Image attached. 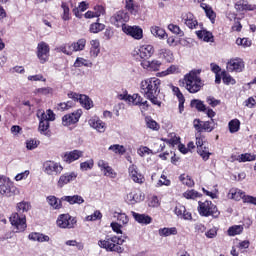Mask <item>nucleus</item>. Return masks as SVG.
<instances>
[{"mask_svg": "<svg viewBox=\"0 0 256 256\" xmlns=\"http://www.w3.org/2000/svg\"><path fill=\"white\" fill-rule=\"evenodd\" d=\"M140 91L152 105L161 107L159 93H161V80L157 77L147 78L141 81Z\"/></svg>", "mask_w": 256, "mask_h": 256, "instance_id": "obj_1", "label": "nucleus"}, {"mask_svg": "<svg viewBox=\"0 0 256 256\" xmlns=\"http://www.w3.org/2000/svg\"><path fill=\"white\" fill-rule=\"evenodd\" d=\"M30 210L31 204L29 202L22 201L17 204V213L10 217L11 225L16 229V233H23L27 229V218L23 213Z\"/></svg>", "mask_w": 256, "mask_h": 256, "instance_id": "obj_2", "label": "nucleus"}, {"mask_svg": "<svg viewBox=\"0 0 256 256\" xmlns=\"http://www.w3.org/2000/svg\"><path fill=\"white\" fill-rule=\"evenodd\" d=\"M183 83L185 84V89H187L189 93H199L204 85L201 77H199L195 71L186 74Z\"/></svg>", "mask_w": 256, "mask_h": 256, "instance_id": "obj_3", "label": "nucleus"}, {"mask_svg": "<svg viewBox=\"0 0 256 256\" xmlns=\"http://www.w3.org/2000/svg\"><path fill=\"white\" fill-rule=\"evenodd\" d=\"M123 243H125V240L117 236L106 237L104 240L98 241V245L101 249H106V251H115L116 253H123V248L121 247Z\"/></svg>", "mask_w": 256, "mask_h": 256, "instance_id": "obj_4", "label": "nucleus"}, {"mask_svg": "<svg viewBox=\"0 0 256 256\" xmlns=\"http://www.w3.org/2000/svg\"><path fill=\"white\" fill-rule=\"evenodd\" d=\"M36 115L40 121L38 127L39 132L42 135H47V131L49 130V121H55V113H53L51 109L46 112L38 110Z\"/></svg>", "mask_w": 256, "mask_h": 256, "instance_id": "obj_5", "label": "nucleus"}, {"mask_svg": "<svg viewBox=\"0 0 256 256\" xmlns=\"http://www.w3.org/2000/svg\"><path fill=\"white\" fill-rule=\"evenodd\" d=\"M197 209L201 217H219V209H217V206L209 200L204 202L199 201Z\"/></svg>", "mask_w": 256, "mask_h": 256, "instance_id": "obj_6", "label": "nucleus"}, {"mask_svg": "<svg viewBox=\"0 0 256 256\" xmlns=\"http://www.w3.org/2000/svg\"><path fill=\"white\" fill-rule=\"evenodd\" d=\"M56 225L60 229H75L77 219L69 214H60L56 220Z\"/></svg>", "mask_w": 256, "mask_h": 256, "instance_id": "obj_7", "label": "nucleus"}, {"mask_svg": "<svg viewBox=\"0 0 256 256\" xmlns=\"http://www.w3.org/2000/svg\"><path fill=\"white\" fill-rule=\"evenodd\" d=\"M43 169L46 175H50L53 177L55 175H61V172L63 171V166L55 161H46L43 164Z\"/></svg>", "mask_w": 256, "mask_h": 256, "instance_id": "obj_8", "label": "nucleus"}, {"mask_svg": "<svg viewBox=\"0 0 256 256\" xmlns=\"http://www.w3.org/2000/svg\"><path fill=\"white\" fill-rule=\"evenodd\" d=\"M81 115H83V110L78 109L72 113L66 114L62 117V125L64 127H70V125H75V123H79V119H81Z\"/></svg>", "mask_w": 256, "mask_h": 256, "instance_id": "obj_9", "label": "nucleus"}, {"mask_svg": "<svg viewBox=\"0 0 256 256\" xmlns=\"http://www.w3.org/2000/svg\"><path fill=\"white\" fill-rule=\"evenodd\" d=\"M128 175L134 183H138V185H143L145 183V176L139 172V168L137 165L132 164L128 167Z\"/></svg>", "mask_w": 256, "mask_h": 256, "instance_id": "obj_10", "label": "nucleus"}, {"mask_svg": "<svg viewBox=\"0 0 256 256\" xmlns=\"http://www.w3.org/2000/svg\"><path fill=\"white\" fill-rule=\"evenodd\" d=\"M18 193L19 190L11 180L0 185V195H3V197H15Z\"/></svg>", "mask_w": 256, "mask_h": 256, "instance_id": "obj_11", "label": "nucleus"}, {"mask_svg": "<svg viewBox=\"0 0 256 256\" xmlns=\"http://www.w3.org/2000/svg\"><path fill=\"white\" fill-rule=\"evenodd\" d=\"M49 44L45 42H40L37 46V57L40 63L44 64L49 61Z\"/></svg>", "mask_w": 256, "mask_h": 256, "instance_id": "obj_12", "label": "nucleus"}, {"mask_svg": "<svg viewBox=\"0 0 256 256\" xmlns=\"http://www.w3.org/2000/svg\"><path fill=\"white\" fill-rule=\"evenodd\" d=\"M127 21H129V14L125 11H118L111 17V23L116 27H122V30L124 26H127Z\"/></svg>", "mask_w": 256, "mask_h": 256, "instance_id": "obj_13", "label": "nucleus"}, {"mask_svg": "<svg viewBox=\"0 0 256 256\" xmlns=\"http://www.w3.org/2000/svg\"><path fill=\"white\" fill-rule=\"evenodd\" d=\"M97 165L102 171L104 177H109L110 179H116L117 178V172L113 169V167L109 166V163L105 160H99L97 162Z\"/></svg>", "mask_w": 256, "mask_h": 256, "instance_id": "obj_14", "label": "nucleus"}, {"mask_svg": "<svg viewBox=\"0 0 256 256\" xmlns=\"http://www.w3.org/2000/svg\"><path fill=\"white\" fill-rule=\"evenodd\" d=\"M194 129H196L198 133H203V131H206V133H211V131L215 129V126H213V119H211V121H205V122L199 119H195Z\"/></svg>", "mask_w": 256, "mask_h": 256, "instance_id": "obj_15", "label": "nucleus"}, {"mask_svg": "<svg viewBox=\"0 0 256 256\" xmlns=\"http://www.w3.org/2000/svg\"><path fill=\"white\" fill-rule=\"evenodd\" d=\"M123 33L133 37V39L140 40L143 39V29L139 28V26H123Z\"/></svg>", "mask_w": 256, "mask_h": 256, "instance_id": "obj_16", "label": "nucleus"}, {"mask_svg": "<svg viewBox=\"0 0 256 256\" xmlns=\"http://www.w3.org/2000/svg\"><path fill=\"white\" fill-rule=\"evenodd\" d=\"M118 99H120V101H127L129 105H134L136 107H139L141 105V101H143V97L139 94H120L118 95Z\"/></svg>", "mask_w": 256, "mask_h": 256, "instance_id": "obj_17", "label": "nucleus"}, {"mask_svg": "<svg viewBox=\"0 0 256 256\" xmlns=\"http://www.w3.org/2000/svg\"><path fill=\"white\" fill-rule=\"evenodd\" d=\"M88 124L90 127H92V129L98 131V133H105L107 129V124H105V122H103V120L99 119L97 116L90 118Z\"/></svg>", "mask_w": 256, "mask_h": 256, "instance_id": "obj_18", "label": "nucleus"}, {"mask_svg": "<svg viewBox=\"0 0 256 256\" xmlns=\"http://www.w3.org/2000/svg\"><path fill=\"white\" fill-rule=\"evenodd\" d=\"M244 68H245V62H243V59L241 58L231 59L227 63L228 71H236V73H241V71H243Z\"/></svg>", "mask_w": 256, "mask_h": 256, "instance_id": "obj_19", "label": "nucleus"}, {"mask_svg": "<svg viewBox=\"0 0 256 256\" xmlns=\"http://www.w3.org/2000/svg\"><path fill=\"white\" fill-rule=\"evenodd\" d=\"M77 172H67L60 176L57 186L62 188L65 187V185H69V183L75 181L77 179Z\"/></svg>", "mask_w": 256, "mask_h": 256, "instance_id": "obj_20", "label": "nucleus"}, {"mask_svg": "<svg viewBox=\"0 0 256 256\" xmlns=\"http://www.w3.org/2000/svg\"><path fill=\"white\" fill-rule=\"evenodd\" d=\"M153 53H155V48L153 45L149 44L140 46L137 51V55H139L141 59H149V57H153Z\"/></svg>", "mask_w": 256, "mask_h": 256, "instance_id": "obj_21", "label": "nucleus"}, {"mask_svg": "<svg viewBox=\"0 0 256 256\" xmlns=\"http://www.w3.org/2000/svg\"><path fill=\"white\" fill-rule=\"evenodd\" d=\"M143 193L139 190H132L130 193L126 196V202L129 205H135V203H141L143 201Z\"/></svg>", "mask_w": 256, "mask_h": 256, "instance_id": "obj_22", "label": "nucleus"}, {"mask_svg": "<svg viewBox=\"0 0 256 256\" xmlns=\"http://www.w3.org/2000/svg\"><path fill=\"white\" fill-rule=\"evenodd\" d=\"M157 56L159 59H162V61H166V63H173V61H175L173 51L168 48L159 49Z\"/></svg>", "mask_w": 256, "mask_h": 256, "instance_id": "obj_23", "label": "nucleus"}, {"mask_svg": "<svg viewBox=\"0 0 256 256\" xmlns=\"http://www.w3.org/2000/svg\"><path fill=\"white\" fill-rule=\"evenodd\" d=\"M182 19L189 29H197V26L199 25V22H197V19L195 18V15L193 13H186L182 16Z\"/></svg>", "mask_w": 256, "mask_h": 256, "instance_id": "obj_24", "label": "nucleus"}, {"mask_svg": "<svg viewBox=\"0 0 256 256\" xmlns=\"http://www.w3.org/2000/svg\"><path fill=\"white\" fill-rule=\"evenodd\" d=\"M83 157V152L80 150H73L70 152H66L63 156V161L65 163H73V161H77Z\"/></svg>", "mask_w": 256, "mask_h": 256, "instance_id": "obj_25", "label": "nucleus"}, {"mask_svg": "<svg viewBox=\"0 0 256 256\" xmlns=\"http://www.w3.org/2000/svg\"><path fill=\"white\" fill-rule=\"evenodd\" d=\"M141 67L143 69H146L147 71H159V68L161 67V61L159 60H143L141 62Z\"/></svg>", "mask_w": 256, "mask_h": 256, "instance_id": "obj_26", "label": "nucleus"}, {"mask_svg": "<svg viewBox=\"0 0 256 256\" xmlns=\"http://www.w3.org/2000/svg\"><path fill=\"white\" fill-rule=\"evenodd\" d=\"M236 11H256V5L249 4L247 0H239L235 4Z\"/></svg>", "mask_w": 256, "mask_h": 256, "instance_id": "obj_27", "label": "nucleus"}, {"mask_svg": "<svg viewBox=\"0 0 256 256\" xmlns=\"http://www.w3.org/2000/svg\"><path fill=\"white\" fill-rule=\"evenodd\" d=\"M30 241H38V243H49L50 237L39 232H32L28 235Z\"/></svg>", "mask_w": 256, "mask_h": 256, "instance_id": "obj_28", "label": "nucleus"}, {"mask_svg": "<svg viewBox=\"0 0 256 256\" xmlns=\"http://www.w3.org/2000/svg\"><path fill=\"white\" fill-rule=\"evenodd\" d=\"M132 216L134 217L135 221H137V223H140L141 225H149L151 224V221H153V218L146 214L132 212Z\"/></svg>", "mask_w": 256, "mask_h": 256, "instance_id": "obj_29", "label": "nucleus"}, {"mask_svg": "<svg viewBox=\"0 0 256 256\" xmlns=\"http://www.w3.org/2000/svg\"><path fill=\"white\" fill-rule=\"evenodd\" d=\"M90 45V57H92V59H97L99 53H101L99 40H91Z\"/></svg>", "mask_w": 256, "mask_h": 256, "instance_id": "obj_30", "label": "nucleus"}, {"mask_svg": "<svg viewBox=\"0 0 256 256\" xmlns=\"http://www.w3.org/2000/svg\"><path fill=\"white\" fill-rule=\"evenodd\" d=\"M62 201H66L70 205H81L85 203V199L81 197L80 195H74V196H64L61 198Z\"/></svg>", "mask_w": 256, "mask_h": 256, "instance_id": "obj_31", "label": "nucleus"}, {"mask_svg": "<svg viewBox=\"0 0 256 256\" xmlns=\"http://www.w3.org/2000/svg\"><path fill=\"white\" fill-rule=\"evenodd\" d=\"M228 197L230 199H234V201H243L244 197H245V192H243L241 189L239 188H232L230 189L229 193H228Z\"/></svg>", "mask_w": 256, "mask_h": 256, "instance_id": "obj_32", "label": "nucleus"}, {"mask_svg": "<svg viewBox=\"0 0 256 256\" xmlns=\"http://www.w3.org/2000/svg\"><path fill=\"white\" fill-rule=\"evenodd\" d=\"M55 51L57 53H64V55H69V56H71V55H73V53H75L72 43L63 44V45L55 48Z\"/></svg>", "mask_w": 256, "mask_h": 256, "instance_id": "obj_33", "label": "nucleus"}, {"mask_svg": "<svg viewBox=\"0 0 256 256\" xmlns=\"http://www.w3.org/2000/svg\"><path fill=\"white\" fill-rule=\"evenodd\" d=\"M233 161H238L239 163H247V161H256V155L252 153H244L233 158Z\"/></svg>", "mask_w": 256, "mask_h": 256, "instance_id": "obj_34", "label": "nucleus"}, {"mask_svg": "<svg viewBox=\"0 0 256 256\" xmlns=\"http://www.w3.org/2000/svg\"><path fill=\"white\" fill-rule=\"evenodd\" d=\"M150 31L153 37H157L158 39H165V37H167V32H165V29L159 26H151Z\"/></svg>", "mask_w": 256, "mask_h": 256, "instance_id": "obj_35", "label": "nucleus"}, {"mask_svg": "<svg viewBox=\"0 0 256 256\" xmlns=\"http://www.w3.org/2000/svg\"><path fill=\"white\" fill-rule=\"evenodd\" d=\"M200 6L205 11L206 17H208V19H210L211 23H215V17H217V16H216L215 12L213 11V8H211V6H209L205 3H201Z\"/></svg>", "mask_w": 256, "mask_h": 256, "instance_id": "obj_36", "label": "nucleus"}, {"mask_svg": "<svg viewBox=\"0 0 256 256\" xmlns=\"http://www.w3.org/2000/svg\"><path fill=\"white\" fill-rule=\"evenodd\" d=\"M78 102L84 107V109H87V111L93 107V100H91V98L85 94H81Z\"/></svg>", "mask_w": 256, "mask_h": 256, "instance_id": "obj_37", "label": "nucleus"}, {"mask_svg": "<svg viewBox=\"0 0 256 256\" xmlns=\"http://www.w3.org/2000/svg\"><path fill=\"white\" fill-rule=\"evenodd\" d=\"M198 39H203L206 43L213 42V34L207 30L196 31Z\"/></svg>", "mask_w": 256, "mask_h": 256, "instance_id": "obj_38", "label": "nucleus"}, {"mask_svg": "<svg viewBox=\"0 0 256 256\" xmlns=\"http://www.w3.org/2000/svg\"><path fill=\"white\" fill-rule=\"evenodd\" d=\"M87 45V40L85 38L78 39L76 42H72V47L75 53L77 51H84Z\"/></svg>", "mask_w": 256, "mask_h": 256, "instance_id": "obj_39", "label": "nucleus"}, {"mask_svg": "<svg viewBox=\"0 0 256 256\" xmlns=\"http://www.w3.org/2000/svg\"><path fill=\"white\" fill-rule=\"evenodd\" d=\"M108 151H112L115 155H125L127 153V149L125 146L119 144H113L108 148Z\"/></svg>", "mask_w": 256, "mask_h": 256, "instance_id": "obj_40", "label": "nucleus"}, {"mask_svg": "<svg viewBox=\"0 0 256 256\" xmlns=\"http://www.w3.org/2000/svg\"><path fill=\"white\" fill-rule=\"evenodd\" d=\"M74 67L79 68V67H93V62L83 58V57H78L76 58L74 62Z\"/></svg>", "mask_w": 256, "mask_h": 256, "instance_id": "obj_41", "label": "nucleus"}, {"mask_svg": "<svg viewBox=\"0 0 256 256\" xmlns=\"http://www.w3.org/2000/svg\"><path fill=\"white\" fill-rule=\"evenodd\" d=\"M53 94V88L51 87H42V88H36L34 90V95H37L38 97H43L47 95Z\"/></svg>", "mask_w": 256, "mask_h": 256, "instance_id": "obj_42", "label": "nucleus"}, {"mask_svg": "<svg viewBox=\"0 0 256 256\" xmlns=\"http://www.w3.org/2000/svg\"><path fill=\"white\" fill-rule=\"evenodd\" d=\"M158 233L160 237H169L171 235H177V228L171 227V228H160L158 230Z\"/></svg>", "mask_w": 256, "mask_h": 256, "instance_id": "obj_43", "label": "nucleus"}, {"mask_svg": "<svg viewBox=\"0 0 256 256\" xmlns=\"http://www.w3.org/2000/svg\"><path fill=\"white\" fill-rule=\"evenodd\" d=\"M47 203L50 205V207H53L54 209H61V207H63L61 200H59L55 196H48Z\"/></svg>", "mask_w": 256, "mask_h": 256, "instance_id": "obj_44", "label": "nucleus"}, {"mask_svg": "<svg viewBox=\"0 0 256 256\" xmlns=\"http://www.w3.org/2000/svg\"><path fill=\"white\" fill-rule=\"evenodd\" d=\"M228 129L230 133H237L239 129H241V121H239V119H232L228 123Z\"/></svg>", "mask_w": 256, "mask_h": 256, "instance_id": "obj_45", "label": "nucleus"}, {"mask_svg": "<svg viewBox=\"0 0 256 256\" xmlns=\"http://www.w3.org/2000/svg\"><path fill=\"white\" fill-rule=\"evenodd\" d=\"M191 107H194V109H197V111L205 113L207 111V106H205V103L201 100L194 99L191 101Z\"/></svg>", "mask_w": 256, "mask_h": 256, "instance_id": "obj_46", "label": "nucleus"}, {"mask_svg": "<svg viewBox=\"0 0 256 256\" xmlns=\"http://www.w3.org/2000/svg\"><path fill=\"white\" fill-rule=\"evenodd\" d=\"M114 219H117L122 225H128L129 223V216L123 212H114Z\"/></svg>", "mask_w": 256, "mask_h": 256, "instance_id": "obj_47", "label": "nucleus"}, {"mask_svg": "<svg viewBox=\"0 0 256 256\" xmlns=\"http://www.w3.org/2000/svg\"><path fill=\"white\" fill-rule=\"evenodd\" d=\"M198 155L203 159V161H209V157H211V152H209V148L204 146L200 147L197 150Z\"/></svg>", "mask_w": 256, "mask_h": 256, "instance_id": "obj_48", "label": "nucleus"}, {"mask_svg": "<svg viewBox=\"0 0 256 256\" xmlns=\"http://www.w3.org/2000/svg\"><path fill=\"white\" fill-rule=\"evenodd\" d=\"M243 233L242 225H234L228 229V235L230 237H235V235H241Z\"/></svg>", "mask_w": 256, "mask_h": 256, "instance_id": "obj_49", "label": "nucleus"}, {"mask_svg": "<svg viewBox=\"0 0 256 256\" xmlns=\"http://www.w3.org/2000/svg\"><path fill=\"white\" fill-rule=\"evenodd\" d=\"M95 165V161L93 159H89L85 162L80 163V169L82 171H91Z\"/></svg>", "mask_w": 256, "mask_h": 256, "instance_id": "obj_50", "label": "nucleus"}, {"mask_svg": "<svg viewBox=\"0 0 256 256\" xmlns=\"http://www.w3.org/2000/svg\"><path fill=\"white\" fill-rule=\"evenodd\" d=\"M179 179L183 185H186V187H193V185H195V181H193L188 175L182 174Z\"/></svg>", "mask_w": 256, "mask_h": 256, "instance_id": "obj_51", "label": "nucleus"}, {"mask_svg": "<svg viewBox=\"0 0 256 256\" xmlns=\"http://www.w3.org/2000/svg\"><path fill=\"white\" fill-rule=\"evenodd\" d=\"M168 30L171 31V33H174V35H179V37H183L185 35L183 30H181V28L175 24H169Z\"/></svg>", "mask_w": 256, "mask_h": 256, "instance_id": "obj_52", "label": "nucleus"}, {"mask_svg": "<svg viewBox=\"0 0 256 256\" xmlns=\"http://www.w3.org/2000/svg\"><path fill=\"white\" fill-rule=\"evenodd\" d=\"M103 29H105V24H101L99 22L90 25V33H100Z\"/></svg>", "mask_w": 256, "mask_h": 256, "instance_id": "obj_53", "label": "nucleus"}, {"mask_svg": "<svg viewBox=\"0 0 256 256\" xmlns=\"http://www.w3.org/2000/svg\"><path fill=\"white\" fill-rule=\"evenodd\" d=\"M61 7L63 10V14H62L63 21H69V19H71V14L69 13V5H67V3H65V2H63Z\"/></svg>", "mask_w": 256, "mask_h": 256, "instance_id": "obj_54", "label": "nucleus"}, {"mask_svg": "<svg viewBox=\"0 0 256 256\" xmlns=\"http://www.w3.org/2000/svg\"><path fill=\"white\" fill-rule=\"evenodd\" d=\"M222 81L225 85H235V79L225 71L222 72Z\"/></svg>", "mask_w": 256, "mask_h": 256, "instance_id": "obj_55", "label": "nucleus"}, {"mask_svg": "<svg viewBox=\"0 0 256 256\" xmlns=\"http://www.w3.org/2000/svg\"><path fill=\"white\" fill-rule=\"evenodd\" d=\"M183 197H185V199H197V197H201V194L195 190H187L183 193Z\"/></svg>", "mask_w": 256, "mask_h": 256, "instance_id": "obj_56", "label": "nucleus"}, {"mask_svg": "<svg viewBox=\"0 0 256 256\" xmlns=\"http://www.w3.org/2000/svg\"><path fill=\"white\" fill-rule=\"evenodd\" d=\"M102 218L103 214H101V211L96 210L92 215L86 216L85 221H97Z\"/></svg>", "mask_w": 256, "mask_h": 256, "instance_id": "obj_57", "label": "nucleus"}, {"mask_svg": "<svg viewBox=\"0 0 256 256\" xmlns=\"http://www.w3.org/2000/svg\"><path fill=\"white\" fill-rule=\"evenodd\" d=\"M181 70H179V66L177 65H171L168 67L163 73V75H175V73H180Z\"/></svg>", "mask_w": 256, "mask_h": 256, "instance_id": "obj_58", "label": "nucleus"}, {"mask_svg": "<svg viewBox=\"0 0 256 256\" xmlns=\"http://www.w3.org/2000/svg\"><path fill=\"white\" fill-rule=\"evenodd\" d=\"M39 147V141L35 139H30L26 141V149L29 151H33V149H37Z\"/></svg>", "mask_w": 256, "mask_h": 256, "instance_id": "obj_59", "label": "nucleus"}, {"mask_svg": "<svg viewBox=\"0 0 256 256\" xmlns=\"http://www.w3.org/2000/svg\"><path fill=\"white\" fill-rule=\"evenodd\" d=\"M146 125L148 129H153V131H158L159 129V124L151 118H146Z\"/></svg>", "mask_w": 256, "mask_h": 256, "instance_id": "obj_60", "label": "nucleus"}, {"mask_svg": "<svg viewBox=\"0 0 256 256\" xmlns=\"http://www.w3.org/2000/svg\"><path fill=\"white\" fill-rule=\"evenodd\" d=\"M236 45H241V47L247 48V47H251V40H249L248 38H238L236 40Z\"/></svg>", "mask_w": 256, "mask_h": 256, "instance_id": "obj_61", "label": "nucleus"}, {"mask_svg": "<svg viewBox=\"0 0 256 256\" xmlns=\"http://www.w3.org/2000/svg\"><path fill=\"white\" fill-rule=\"evenodd\" d=\"M28 81H42L43 83H45V81H47V78H45V76H43V74H35V75H29L27 77Z\"/></svg>", "mask_w": 256, "mask_h": 256, "instance_id": "obj_62", "label": "nucleus"}, {"mask_svg": "<svg viewBox=\"0 0 256 256\" xmlns=\"http://www.w3.org/2000/svg\"><path fill=\"white\" fill-rule=\"evenodd\" d=\"M151 153H153V150L149 149V147L147 146H141L138 149V155H140V157H145V155H151Z\"/></svg>", "mask_w": 256, "mask_h": 256, "instance_id": "obj_63", "label": "nucleus"}, {"mask_svg": "<svg viewBox=\"0 0 256 256\" xmlns=\"http://www.w3.org/2000/svg\"><path fill=\"white\" fill-rule=\"evenodd\" d=\"M126 9L132 14L137 15V6L134 2H126Z\"/></svg>", "mask_w": 256, "mask_h": 256, "instance_id": "obj_64", "label": "nucleus"}]
</instances>
